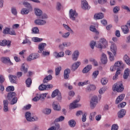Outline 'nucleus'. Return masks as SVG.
<instances>
[{"label":"nucleus","instance_id":"48","mask_svg":"<svg viewBox=\"0 0 130 130\" xmlns=\"http://www.w3.org/2000/svg\"><path fill=\"white\" fill-rule=\"evenodd\" d=\"M96 44H97V43H96V41H91L90 42L89 45L91 49H94V48H95V46L96 47Z\"/></svg>","mask_w":130,"mask_h":130},{"label":"nucleus","instance_id":"32","mask_svg":"<svg viewBox=\"0 0 130 130\" xmlns=\"http://www.w3.org/2000/svg\"><path fill=\"white\" fill-rule=\"evenodd\" d=\"M60 128L59 124H56L55 126H52L49 127L47 130H58Z\"/></svg>","mask_w":130,"mask_h":130},{"label":"nucleus","instance_id":"16","mask_svg":"<svg viewBox=\"0 0 130 130\" xmlns=\"http://www.w3.org/2000/svg\"><path fill=\"white\" fill-rule=\"evenodd\" d=\"M79 55H80V52L78 50L75 51L72 54V59L74 61H77L78 58H79Z\"/></svg>","mask_w":130,"mask_h":130},{"label":"nucleus","instance_id":"27","mask_svg":"<svg viewBox=\"0 0 130 130\" xmlns=\"http://www.w3.org/2000/svg\"><path fill=\"white\" fill-rule=\"evenodd\" d=\"M125 113H126L125 110H121L119 112H118V117L119 118H122V117L125 115Z\"/></svg>","mask_w":130,"mask_h":130},{"label":"nucleus","instance_id":"52","mask_svg":"<svg viewBox=\"0 0 130 130\" xmlns=\"http://www.w3.org/2000/svg\"><path fill=\"white\" fill-rule=\"evenodd\" d=\"M26 84L27 87H30L31 86V84H32V80H31V78H28L26 80Z\"/></svg>","mask_w":130,"mask_h":130},{"label":"nucleus","instance_id":"5","mask_svg":"<svg viewBox=\"0 0 130 130\" xmlns=\"http://www.w3.org/2000/svg\"><path fill=\"white\" fill-rule=\"evenodd\" d=\"M79 16L78 15V13L76 10L73 9H70L69 10V17L72 21H75V22H79V19H78Z\"/></svg>","mask_w":130,"mask_h":130},{"label":"nucleus","instance_id":"21","mask_svg":"<svg viewBox=\"0 0 130 130\" xmlns=\"http://www.w3.org/2000/svg\"><path fill=\"white\" fill-rule=\"evenodd\" d=\"M52 106L54 110H56V111H60V110L61 109L60 105L56 102H53Z\"/></svg>","mask_w":130,"mask_h":130},{"label":"nucleus","instance_id":"22","mask_svg":"<svg viewBox=\"0 0 130 130\" xmlns=\"http://www.w3.org/2000/svg\"><path fill=\"white\" fill-rule=\"evenodd\" d=\"M70 74H71V69H67L64 71V79L68 80L70 77Z\"/></svg>","mask_w":130,"mask_h":130},{"label":"nucleus","instance_id":"36","mask_svg":"<svg viewBox=\"0 0 130 130\" xmlns=\"http://www.w3.org/2000/svg\"><path fill=\"white\" fill-rule=\"evenodd\" d=\"M97 114L96 112H93L90 113V116H89V120L90 121H93L94 119H95V115Z\"/></svg>","mask_w":130,"mask_h":130},{"label":"nucleus","instance_id":"47","mask_svg":"<svg viewBox=\"0 0 130 130\" xmlns=\"http://www.w3.org/2000/svg\"><path fill=\"white\" fill-rule=\"evenodd\" d=\"M64 120V117L63 116H60L58 118L55 119V122H60V121H63Z\"/></svg>","mask_w":130,"mask_h":130},{"label":"nucleus","instance_id":"3","mask_svg":"<svg viewBox=\"0 0 130 130\" xmlns=\"http://www.w3.org/2000/svg\"><path fill=\"white\" fill-rule=\"evenodd\" d=\"M124 90V87L122 82H119L115 83L113 86V90L120 93Z\"/></svg>","mask_w":130,"mask_h":130},{"label":"nucleus","instance_id":"35","mask_svg":"<svg viewBox=\"0 0 130 130\" xmlns=\"http://www.w3.org/2000/svg\"><path fill=\"white\" fill-rule=\"evenodd\" d=\"M101 83L103 86H105L107 85V83H108V78H103L101 79Z\"/></svg>","mask_w":130,"mask_h":130},{"label":"nucleus","instance_id":"6","mask_svg":"<svg viewBox=\"0 0 130 130\" xmlns=\"http://www.w3.org/2000/svg\"><path fill=\"white\" fill-rule=\"evenodd\" d=\"M25 117L27 121H36L38 120V117H34L30 112H26L25 114Z\"/></svg>","mask_w":130,"mask_h":130},{"label":"nucleus","instance_id":"46","mask_svg":"<svg viewBox=\"0 0 130 130\" xmlns=\"http://www.w3.org/2000/svg\"><path fill=\"white\" fill-rule=\"evenodd\" d=\"M120 10V7L119 6H115L113 9L114 14H117Z\"/></svg>","mask_w":130,"mask_h":130},{"label":"nucleus","instance_id":"50","mask_svg":"<svg viewBox=\"0 0 130 130\" xmlns=\"http://www.w3.org/2000/svg\"><path fill=\"white\" fill-rule=\"evenodd\" d=\"M61 3L60 2H57L56 5V9L57 10V11H60V10H61Z\"/></svg>","mask_w":130,"mask_h":130},{"label":"nucleus","instance_id":"29","mask_svg":"<svg viewBox=\"0 0 130 130\" xmlns=\"http://www.w3.org/2000/svg\"><path fill=\"white\" fill-rule=\"evenodd\" d=\"M96 89V86L93 84H90L87 87H86V91L87 92H91V91H94V90Z\"/></svg>","mask_w":130,"mask_h":130},{"label":"nucleus","instance_id":"41","mask_svg":"<svg viewBox=\"0 0 130 130\" xmlns=\"http://www.w3.org/2000/svg\"><path fill=\"white\" fill-rule=\"evenodd\" d=\"M32 41H34V42H41V41H43V39L38 37H33L32 38Z\"/></svg>","mask_w":130,"mask_h":130},{"label":"nucleus","instance_id":"45","mask_svg":"<svg viewBox=\"0 0 130 130\" xmlns=\"http://www.w3.org/2000/svg\"><path fill=\"white\" fill-rule=\"evenodd\" d=\"M108 54L109 55V59L110 61H113L114 60V55L112 54L111 52L108 51Z\"/></svg>","mask_w":130,"mask_h":130},{"label":"nucleus","instance_id":"37","mask_svg":"<svg viewBox=\"0 0 130 130\" xmlns=\"http://www.w3.org/2000/svg\"><path fill=\"white\" fill-rule=\"evenodd\" d=\"M42 111L43 113H44V114H47V115L50 114V113H51V109L45 108L43 109Z\"/></svg>","mask_w":130,"mask_h":130},{"label":"nucleus","instance_id":"40","mask_svg":"<svg viewBox=\"0 0 130 130\" xmlns=\"http://www.w3.org/2000/svg\"><path fill=\"white\" fill-rule=\"evenodd\" d=\"M106 90H107V87L104 86L99 89V93L100 95H102V94H104V93H105V91H106Z\"/></svg>","mask_w":130,"mask_h":130},{"label":"nucleus","instance_id":"2","mask_svg":"<svg viewBox=\"0 0 130 130\" xmlns=\"http://www.w3.org/2000/svg\"><path fill=\"white\" fill-rule=\"evenodd\" d=\"M108 46V42L105 38H101L97 42L96 47L100 49H104Z\"/></svg>","mask_w":130,"mask_h":130},{"label":"nucleus","instance_id":"11","mask_svg":"<svg viewBox=\"0 0 130 130\" xmlns=\"http://www.w3.org/2000/svg\"><path fill=\"white\" fill-rule=\"evenodd\" d=\"M110 50L114 56H116V55L117 54V47H116V45L115 43H112L110 47Z\"/></svg>","mask_w":130,"mask_h":130},{"label":"nucleus","instance_id":"64","mask_svg":"<svg viewBox=\"0 0 130 130\" xmlns=\"http://www.w3.org/2000/svg\"><path fill=\"white\" fill-rule=\"evenodd\" d=\"M10 31V28L6 27L5 29L3 30V33L4 34H9Z\"/></svg>","mask_w":130,"mask_h":130},{"label":"nucleus","instance_id":"26","mask_svg":"<svg viewBox=\"0 0 130 130\" xmlns=\"http://www.w3.org/2000/svg\"><path fill=\"white\" fill-rule=\"evenodd\" d=\"M91 70H92V65H87L83 69L82 73L83 74H87V73H89Z\"/></svg>","mask_w":130,"mask_h":130},{"label":"nucleus","instance_id":"42","mask_svg":"<svg viewBox=\"0 0 130 130\" xmlns=\"http://www.w3.org/2000/svg\"><path fill=\"white\" fill-rule=\"evenodd\" d=\"M52 79V76L49 75L48 76L46 77L43 80V83H47L48 81Z\"/></svg>","mask_w":130,"mask_h":130},{"label":"nucleus","instance_id":"1","mask_svg":"<svg viewBox=\"0 0 130 130\" xmlns=\"http://www.w3.org/2000/svg\"><path fill=\"white\" fill-rule=\"evenodd\" d=\"M34 11L36 16L40 17V19L35 20V24H36V25H39L40 26L45 25V24H46V20H45V19H47V15H46V14H42V11L39 8H35Z\"/></svg>","mask_w":130,"mask_h":130},{"label":"nucleus","instance_id":"61","mask_svg":"<svg viewBox=\"0 0 130 130\" xmlns=\"http://www.w3.org/2000/svg\"><path fill=\"white\" fill-rule=\"evenodd\" d=\"M32 100L35 102H37V101H39V100H40V97L39 96V94H37L36 97H35Z\"/></svg>","mask_w":130,"mask_h":130},{"label":"nucleus","instance_id":"10","mask_svg":"<svg viewBox=\"0 0 130 130\" xmlns=\"http://www.w3.org/2000/svg\"><path fill=\"white\" fill-rule=\"evenodd\" d=\"M80 100H76L72 103L70 104L69 106L70 109H75V108H77V107H80L81 105L78 104Z\"/></svg>","mask_w":130,"mask_h":130},{"label":"nucleus","instance_id":"30","mask_svg":"<svg viewBox=\"0 0 130 130\" xmlns=\"http://www.w3.org/2000/svg\"><path fill=\"white\" fill-rule=\"evenodd\" d=\"M115 67L116 68H120V69H123V63L122 61H117L115 62Z\"/></svg>","mask_w":130,"mask_h":130},{"label":"nucleus","instance_id":"56","mask_svg":"<svg viewBox=\"0 0 130 130\" xmlns=\"http://www.w3.org/2000/svg\"><path fill=\"white\" fill-rule=\"evenodd\" d=\"M86 120H87V112H84L82 115V121H83V122H85Z\"/></svg>","mask_w":130,"mask_h":130},{"label":"nucleus","instance_id":"58","mask_svg":"<svg viewBox=\"0 0 130 130\" xmlns=\"http://www.w3.org/2000/svg\"><path fill=\"white\" fill-rule=\"evenodd\" d=\"M23 5H24V7H25L26 8H28V9H30L32 8L31 6V4L28 2H24Z\"/></svg>","mask_w":130,"mask_h":130},{"label":"nucleus","instance_id":"19","mask_svg":"<svg viewBox=\"0 0 130 130\" xmlns=\"http://www.w3.org/2000/svg\"><path fill=\"white\" fill-rule=\"evenodd\" d=\"M9 80L12 84H17L18 82L17 81V76L15 75H9Z\"/></svg>","mask_w":130,"mask_h":130},{"label":"nucleus","instance_id":"51","mask_svg":"<svg viewBox=\"0 0 130 130\" xmlns=\"http://www.w3.org/2000/svg\"><path fill=\"white\" fill-rule=\"evenodd\" d=\"M6 90L7 92H11L12 91H14L15 87L13 86H9L6 88Z\"/></svg>","mask_w":130,"mask_h":130},{"label":"nucleus","instance_id":"17","mask_svg":"<svg viewBox=\"0 0 130 130\" xmlns=\"http://www.w3.org/2000/svg\"><path fill=\"white\" fill-rule=\"evenodd\" d=\"M0 45L1 46H7L8 47H10L11 46V41H7L6 40L0 41Z\"/></svg>","mask_w":130,"mask_h":130},{"label":"nucleus","instance_id":"18","mask_svg":"<svg viewBox=\"0 0 130 130\" xmlns=\"http://www.w3.org/2000/svg\"><path fill=\"white\" fill-rule=\"evenodd\" d=\"M124 97H125V94H121L120 95H119L116 99V104H118V103H120V102H121V101H122V100L124 99Z\"/></svg>","mask_w":130,"mask_h":130},{"label":"nucleus","instance_id":"14","mask_svg":"<svg viewBox=\"0 0 130 130\" xmlns=\"http://www.w3.org/2000/svg\"><path fill=\"white\" fill-rule=\"evenodd\" d=\"M103 18H104V14L102 12L95 14L93 17L94 20H101Z\"/></svg>","mask_w":130,"mask_h":130},{"label":"nucleus","instance_id":"57","mask_svg":"<svg viewBox=\"0 0 130 130\" xmlns=\"http://www.w3.org/2000/svg\"><path fill=\"white\" fill-rule=\"evenodd\" d=\"M99 75V71H94L92 73V78L93 79H96L97 78V76Z\"/></svg>","mask_w":130,"mask_h":130},{"label":"nucleus","instance_id":"54","mask_svg":"<svg viewBox=\"0 0 130 130\" xmlns=\"http://www.w3.org/2000/svg\"><path fill=\"white\" fill-rule=\"evenodd\" d=\"M88 84V80H86L84 82H80L78 83V85L79 87H83V86H85V85H87Z\"/></svg>","mask_w":130,"mask_h":130},{"label":"nucleus","instance_id":"53","mask_svg":"<svg viewBox=\"0 0 130 130\" xmlns=\"http://www.w3.org/2000/svg\"><path fill=\"white\" fill-rule=\"evenodd\" d=\"M60 71H61V67H58L55 69V75L58 76L60 74Z\"/></svg>","mask_w":130,"mask_h":130},{"label":"nucleus","instance_id":"43","mask_svg":"<svg viewBox=\"0 0 130 130\" xmlns=\"http://www.w3.org/2000/svg\"><path fill=\"white\" fill-rule=\"evenodd\" d=\"M59 92V90H58V89H56L55 90H54L52 92V94H51L52 98H54L55 97L57 96V95H58Z\"/></svg>","mask_w":130,"mask_h":130},{"label":"nucleus","instance_id":"38","mask_svg":"<svg viewBox=\"0 0 130 130\" xmlns=\"http://www.w3.org/2000/svg\"><path fill=\"white\" fill-rule=\"evenodd\" d=\"M30 13V10L25 8H23L21 11V15H28Z\"/></svg>","mask_w":130,"mask_h":130},{"label":"nucleus","instance_id":"25","mask_svg":"<svg viewBox=\"0 0 130 130\" xmlns=\"http://www.w3.org/2000/svg\"><path fill=\"white\" fill-rule=\"evenodd\" d=\"M1 59V61L4 63H8V62H9L10 64H13V63L11 62V60H10V58L8 57H2Z\"/></svg>","mask_w":130,"mask_h":130},{"label":"nucleus","instance_id":"28","mask_svg":"<svg viewBox=\"0 0 130 130\" xmlns=\"http://www.w3.org/2000/svg\"><path fill=\"white\" fill-rule=\"evenodd\" d=\"M121 29L124 34H127L129 32V29H128L127 24L122 25L121 26Z\"/></svg>","mask_w":130,"mask_h":130},{"label":"nucleus","instance_id":"15","mask_svg":"<svg viewBox=\"0 0 130 130\" xmlns=\"http://www.w3.org/2000/svg\"><path fill=\"white\" fill-rule=\"evenodd\" d=\"M81 66L80 61H77L74 63L71 66V70L73 72H75L76 70H78V68Z\"/></svg>","mask_w":130,"mask_h":130},{"label":"nucleus","instance_id":"12","mask_svg":"<svg viewBox=\"0 0 130 130\" xmlns=\"http://www.w3.org/2000/svg\"><path fill=\"white\" fill-rule=\"evenodd\" d=\"M47 46V44L45 43H41L38 45V52L39 53H42V51L44 50L46 47Z\"/></svg>","mask_w":130,"mask_h":130},{"label":"nucleus","instance_id":"59","mask_svg":"<svg viewBox=\"0 0 130 130\" xmlns=\"http://www.w3.org/2000/svg\"><path fill=\"white\" fill-rule=\"evenodd\" d=\"M22 44H28V45H30L31 44V41H30L29 39H25L24 40H23Z\"/></svg>","mask_w":130,"mask_h":130},{"label":"nucleus","instance_id":"23","mask_svg":"<svg viewBox=\"0 0 130 130\" xmlns=\"http://www.w3.org/2000/svg\"><path fill=\"white\" fill-rule=\"evenodd\" d=\"M53 55L56 58H58V57H63V56H64V52H60L58 53L57 52H54Z\"/></svg>","mask_w":130,"mask_h":130},{"label":"nucleus","instance_id":"9","mask_svg":"<svg viewBox=\"0 0 130 130\" xmlns=\"http://www.w3.org/2000/svg\"><path fill=\"white\" fill-rule=\"evenodd\" d=\"M81 9L82 10H90L91 9V7L89 6V4H88V2L86 0H81Z\"/></svg>","mask_w":130,"mask_h":130},{"label":"nucleus","instance_id":"7","mask_svg":"<svg viewBox=\"0 0 130 130\" xmlns=\"http://www.w3.org/2000/svg\"><path fill=\"white\" fill-rule=\"evenodd\" d=\"M98 104V97L96 95L92 96L90 101V106L91 109H94Z\"/></svg>","mask_w":130,"mask_h":130},{"label":"nucleus","instance_id":"49","mask_svg":"<svg viewBox=\"0 0 130 130\" xmlns=\"http://www.w3.org/2000/svg\"><path fill=\"white\" fill-rule=\"evenodd\" d=\"M38 33H39V29H38V27H33L32 29V34H38Z\"/></svg>","mask_w":130,"mask_h":130},{"label":"nucleus","instance_id":"55","mask_svg":"<svg viewBox=\"0 0 130 130\" xmlns=\"http://www.w3.org/2000/svg\"><path fill=\"white\" fill-rule=\"evenodd\" d=\"M39 90H40V91H44V90H46V85L43 84L40 85Z\"/></svg>","mask_w":130,"mask_h":130},{"label":"nucleus","instance_id":"13","mask_svg":"<svg viewBox=\"0 0 130 130\" xmlns=\"http://www.w3.org/2000/svg\"><path fill=\"white\" fill-rule=\"evenodd\" d=\"M28 69H29L28 64L26 63H24L21 65L20 71H21V72H23L24 74H26L28 73Z\"/></svg>","mask_w":130,"mask_h":130},{"label":"nucleus","instance_id":"24","mask_svg":"<svg viewBox=\"0 0 130 130\" xmlns=\"http://www.w3.org/2000/svg\"><path fill=\"white\" fill-rule=\"evenodd\" d=\"M16 96L17 94L14 92H10L8 94L7 98L9 101H11L12 99L16 98Z\"/></svg>","mask_w":130,"mask_h":130},{"label":"nucleus","instance_id":"63","mask_svg":"<svg viewBox=\"0 0 130 130\" xmlns=\"http://www.w3.org/2000/svg\"><path fill=\"white\" fill-rule=\"evenodd\" d=\"M118 129V125L117 124H114L112 125L111 130Z\"/></svg>","mask_w":130,"mask_h":130},{"label":"nucleus","instance_id":"44","mask_svg":"<svg viewBox=\"0 0 130 130\" xmlns=\"http://www.w3.org/2000/svg\"><path fill=\"white\" fill-rule=\"evenodd\" d=\"M47 95H48V92H46V93H42V94H39V96L40 99H41V100H44V99H45V98H46V96H47Z\"/></svg>","mask_w":130,"mask_h":130},{"label":"nucleus","instance_id":"4","mask_svg":"<svg viewBox=\"0 0 130 130\" xmlns=\"http://www.w3.org/2000/svg\"><path fill=\"white\" fill-rule=\"evenodd\" d=\"M63 26L68 32L63 33L62 35V38H63L64 39H68V38L70 37L71 33H74V31H73V29H72V28L67 24H63Z\"/></svg>","mask_w":130,"mask_h":130},{"label":"nucleus","instance_id":"60","mask_svg":"<svg viewBox=\"0 0 130 130\" xmlns=\"http://www.w3.org/2000/svg\"><path fill=\"white\" fill-rule=\"evenodd\" d=\"M98 3L100 5H105L107 3V0H98Z\"/></svg>","mask_w":130,"mask_h":130},{"label":"nucleus","instance_id":"31","mask_svg":"<svg viewBox=\"0 0 130 130\" xmlns=\"http://www.w3.org/2000/svg\"><path fill=\"white\" fill-rule=\"evenodd\" d=\"M129 73H130L129 69L127 68L125 70L124 75H123V78L125 80H126V79L128 78V76H129Z\"/></svg>","mask_w":130,"mask_h":130},{"label":"nucleus","instance_id":"8","mask_svg":"<svg viewBox=\"0 0 130 130\" xmlns=\"http://www.w3.org/2000/svg\"><path fill=\"white\" fill-rule=\"evenodd\" d=\"M39 54L36 53H32L27 57L26 60L27 61H32V60H34L35 59H37V58H39Z\"/></svg>","mask_w":130,"mask_h":130},{"label":"nucleus","instance_id":"20","mask_svg":"<svg viewBox=\"0 0 130 130\" xmlns=\"http://www.w3.org/2000/svg\"><path fill=\"white\" fill-rule=\"evenodd\" d=\"M101 60L104 64H106V63H107L108 59H107V56H106V54L103 53L102 54L101 57Z\"/></svg>","mask_w":130,"mask_h":130},{"label":"nucleus","instance_id":"62","mask_svg":"<svg viewBox=\"0 0 130 130\" xmlns=\"http://www.w3.org/2000/svg\"><path fill=\"white\" fill-rule=\"evenodd\" d=\"M125 105H126V103L123 102V103L119 104L118 105V108H123V107H124V106H125Z\"/></svg>","mask_w":130,"mask_h":130},{"label":"nucleus","instance_id":"39","mask_svg":"<svg viewBox=\"0 0 130 130\" xmlns=\"http://www.w3.org/2000/svg\"><path fill=\"white\" fill-rule=\"evenodd\" d=\"M90 31H91V32H94V33H96V34H99V32L97 31V29H96V27H95V26L94 25H91L89 27Z\"/></svg>","mask_w":130,"mask_h":130},{"label":"nucleus","instance_id":"34","mask_svg":"<svg viewBox=\"0 0 130 130\" xmlns=\"http://www.w3.org/2000/svg\"><path fill=\"white\" fill-rule=\"evenodd\" d=\"M68 124L71 127H75L76 126V121L74 119H72L69 121Z\"/></svg>","mask_w":130,"mask_h":130},{"label":"nucleus","instance_id":"33","mask_svg":"<svg viewBox=\"0 0 130 130\" xmlns=\"http://www.w3.org/2000/svg\"><path fill=\"white\" fill-rule=\"evenodd\" d=\"M123 60L130 67V58L127 55H125L123 57Z\"/></svg>","mask_w":130,"mask_h":130}]
</instances>
